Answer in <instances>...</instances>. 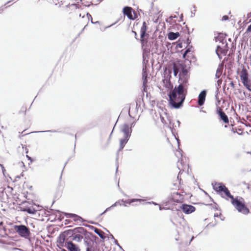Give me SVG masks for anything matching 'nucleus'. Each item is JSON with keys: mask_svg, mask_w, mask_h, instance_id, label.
Returning a JSON list of instances; mask_svg holds the SVG:
<instances>
[{"mask_svg": "<svg viewBox=\"0 0 251 251\" xmlns=\"http://www.w3.org/2000/svg\"><path fill=\"white\" fill-rule=\"evenodd\" d=\"M187 92V91L183 90L180 85L176 86L168 94L169 104L173 108H180L185 100Z\"/></svg>", "mask_w": 251, "mask_h": 251, "instance_id": "nucleus-1", "label": "nucleus"}, {"mask_svg": "<svg viewBox=\"0 0 251 251\" xmlns=\"http://www.w3.org/2000/svg\"><path fill=\"white\" fill-rule=\"evenodd\" d=\"M234 208L240 213L247 215L250 212L249 209L246 206L244 199L241 197H236L231 200Z\"/></svg>", "mask_w": 251, "mask_h": 251, "instance_id": "nucleus-2", "label": "nucleus"}, {"mask_svg": "<svg viewBox=\"0 0 251 251\" xmlns=\"http://www.w3.org/2000/svg\"><path fill=\"white\" fill-rule=\"evenodd\" d=\"M121 132L124 133V137L120 140V148L118 151L123 149L126 144L129 140L132 130L129 128V126L127 124H124L121 127Z\"/></svg>", "mask_w": 251, "mask_h": 251, "instance_id": "nucleus-3", "label": "nucleus"}, {"mask_svg": "<svg viewBox=\"0 0 251 251\" xmlns=\"http://www.w3.org/2000/svg\"><path fill=\"white\" fill-rule=\"evenodd\" d=\"M14 229L16 232L22 238L28 239L31 235L29 228L25 225H15Z\"/></svg>", "mask_w": 251, "mask_h": 251, "instance_id": "nucleus-4", "label": "nucleus"}, {"mask_svg": "<svg viewBox=\"0 0 251 251\" xmlns=\"http://www.w3.org/2000/svg\"><path fill=\"white\" fill-rule=\"evenodd\" d=\"M213 189L218 193L223 192L228 198L231 199V200L234 199V197L232 196L228 188L222 183L215 182L212 183Z\"/></svg>", "mask_w": 251, "mask_h": 251, "instance_id": "nucleus-5", "label": "nucleus"}, {"mask_svg": "<svg viewBox=\"0 0 251 251\" xmlns=\"http://www.w3.org/2000/svg\"><path fill=\"white\" fill-rule=\"evenodd\" d=\"M87 232L86 230L84 229L83 227H79L74 229H69L65 230L63 232L65 236H66L67 239H69L70 237H74L75 234L76 233H85Z\"/></svg>", "mask_w": 251, "mask_h": 251, "instance_id": "nucleus-6", "label": "nucleus"}, {"mask_svg": "<svg viewBox=\"0 0 251 251\" xmlns=\"http://www.w3.org/2000/svg\"><path fill=\"white\" fill-rule=\"evenodd\" d=\"M179 76V85H180L183 89V90H187V87L188 85V78H189V75H178Z\"/></svg>", "mask_w": 251, "mask_h": 251, "instance_id": "nucleus-7", "label": "nucleus"}, {"mask_svg": "<svg viewBox=\"0 0 251 251\" xmlns=\"http://www.w3.org/2000/svg\"><path fill=\"white\" fill-rule=\"evenodd\" d=\"M240 77L244 85L250 83V80L248 77V71L246 68H244L242 70Z\"/></svg>", "mask_w": 251, "mask_h": 251, "instance_id": "nucleus-8", "label": "nucleus"}, {"mask_svg": "<svg viewBox=\"0 0 251 251\" xmlns=\"http://www.w3.org/2000/svg\"><path fill=\"white\" fill-rule=\"evenodd\" d=\"M216 112L220 117L221 120H222L225 123H228V118L221 107H217Z\"/></svg>", "mask_w": 251, "mask_h": 251, "instance_id": "nucleus-9", "label": "nucleus"}, {"mask_svg": "<svg viewBox=\"0 0 251 251\" xmlns=\"http://www.w3.org/2000/svg\"><path fill=\"white\" fill-rule=\"evenodd\" d=\"M183 212L185 214H189L195 211L196 208L194 206L191 205L187 204H183L180 207Z\"/></svg>", "mask_w": 251, "mask_h": 251, "instance_id": "nucleus-10", "label": "nucleus"}, {"mask_svg": "<svg viewBox=\"0 0 251 251\" xmlns=\"http://www.w3.org/2000/svg\"><path fill=\"white\" fill-rule=\"evenodd\" d=\"M206 90H203L201 92L198 96V100L197 103L199 105L202 106L204 103L205 98L206 96Z\"/></svg>", "mask_w": 251, "mask_h": 251, "instance_id": "nucleus-11", "label": "nucleus"}, {"mask_svg": "<svg viewBox=\"0 0 251 251\" xmlns=\"http://www.w3.org/2000/svg\"><path fill=\"white\" fill-rule=\"evenodd\" d=\"M66 247L69 251H80L78 247L71 241L67 242Z\"/></svg>", "mask_w": 251, "mask_h": 251, "instance_id": "nucleus-12", "label": "nucleus"}, {"mask_svg": "<svg viewBox=\"0 0 251 251\" xmlns=\"http://www.w3.org/2000/svg\"><path fill=\"white\" fill-rule=\"evenodd\" d=\"M147 29V25L145 22H144L143 23V25L141 28L140 30V37H141V41L142 43H143L144 41V37L146 34V31Z\"/></svg>", "mask_w": 251, "mask_h": 251, "instance_id": "nucleus-13", "label": "nucleus"}, {"mask_svg": "<svg viewBox=\"0 0 251 251\" xmlns=\"http://www.w3.org/2000/svg\"><path fill=\"white\" fill-rule=\"evenodd\" d=\"M132 11V8L128 6H125L123 10V14L125 15H126L129 19H133Z\"/></svg>", "mask_w": 251, "mask_h": 251, "instance_id": "nucleus-14", "label": "nucleus"}, {"mask_svg": "<svg viewBox=\"0 0 251 251\" xmlns=\"http://www.w3.org/2000/svg\"><path fill=\"white\" fill-rule=\"evenodd\" d=\"M21 210L24 212H26L30 214H34L37 211L33 206L21 207Z\"/></svg>", "mask_w": 251, "mask_h": 251, "instance_id": "nucleus-15", "label": "nucleus"}, {"mask_svg": "<svg viewBox=\"0 0 251 251\" xmlns=\"http://www.w3.org/2000/svg\"><path fill=\"white\" fill-rule=\"evenodd\" d=\"M65 216L67 218H73L75 222H82L83 221L81 217L75 214L65 213Z\"/></svg>", "mask_w": 251, "mask_h": 251, "instance_id": "nucleus-16", "label": "nucleus"}, {"mask_svg": "<svg viewBox=\"0 0 251 251\" xmlns=\"http://www.w3.org/2000/svg\"><path fill=\"white\" fill-rule=\"evenodd\" d=\"M148 74L145 70L144 68L143 69V73H142V79H143V86L144 87V90H145L147 87V83H148Z\"/></svg>", "mask_w": 251, "mask_h": 251, "instance_id": "nucleus-17", "label": "nucleus"}, {"mask_svg": "<svg viewBox=\"0 0 251 251\" xmlns=\"http://www.w3.org/2000/svg\"><path fill=\"white\" fill-rule=\"evenodd\" d=\"M227 49H223L220 46H218L216 50V53L220 59L222 58L221 54L226 55L227 53Z\"/></svg>", "mask_w": 251, "mask_h": 251, "instance_id": "nucleus-18", "label": "nucleus"}, {"mask_svg": "<svg viewBox=\"0 0 251 251\" xmlns=\"http://www.w3.org/2000/svg\"><path fill=\"white\" fill-rule=\"evenodd\" d=\"M92 229L94 230V232L97 234L100 238L104 239L105 238V233L100 229L97 228L93 226H90Z\"/></svg>", "mask_w": 251, "mask_h": 251, "instance_id": "nucleus-19", "label": "nucleus"}, {"mask_svg": "<svg viewBox=\"0 0 251 251\" xmlns=\"http://www.w3.org/2000/svg\"><path fill=\"white\" fill-rule=\"evenodd\" d=\"M181 70L178 75H188V70L186 68V66L184 64H180Z\"/></svg>", "mask_w": 251, "mask_h": 251, "instance_id": "nucleus-20", "label": "nucleus"}, {"mask_svg": "<svg viewBox=\"0 0 251 251\" xmlns=\"http://www.w3.org/2000/svg\"><path fill=\"white\" fill-rule=\"evenodd\" d=\"M223 68L224 64L223 63H221L219 65L218 67L216 70V73L215 75V77L216 78H219L221 76L223 72Z\"/></svg>", "mask_w": 251, "mask_h": 251, "instance_id": "nucleus-21", "label": "nucleus"}, {"mask_svg": "<svg viewBox=\"0 0 251 251\" xmlns=\"http://www.w3.org/2000/svg\"><path fill=\"white\" fill-rule=\"evenodd\" d=\"M180 34L179 32H170L168 33V39L170 40H176L177 37L179 36Z\"/></svg>", "mask_w": 251, "mask_h": 251, "instance_id": "nucleus-22", "label": "nucleus"}, {"mask_svg": "<svg viewBox=\"0 0 251 251\" xmlns=\"http://www.w3.org/2000/svg\"><path fill=\"white\" fill-rule=\"evenodd\" d=\"M122 202L130 204L131 203L136 202V201H144L143 199H128L127 200H124L123 199L121 201Z\"/></svg>", "mask_w": 251, "mask_h": 251, "instance_id": "nucleus-23", "label": "nucleus"}, {"mask_svg": "<svg viewBox=\"0 0 251 251\" xmlns=\"http://www.w3.org/2000/svg\"><path fill=\"white\" fill-rule=\"evenodd\" d=\"M66 240H68L65 236L63 232L61 233L57 239V242L60 244H63Z\"/></svg>", "mask_w": 251, "mask_h": 251, "instance_id": "nucleus-24", "label": "nucleus"}, {"mask_svg": "<svg viewBox=\"0 0 251 251\" xmlns=\"http://www.w3.org/2000/svg\"><path fill=\"white\" fill-rule=\"evenodd\" d=\"M83 238V237L81 235L78 233H76L74 234V237L73 238H72V239L75 241L79 242L81 241Z\"/></svg>", "mask_w": 251, "mask_h": 251, "instance_id": "nucleus-25", "label": "nucleus"}, {"mask_svg": "<svg viewBox=\"0 0 251 251\" xmlns=\"http://www.w3.org/2000/svg\"><path fill=\"white\" fill-rule=\"evenodd\" d=\"M173 71H176V72L179 73L181 70L180 64L176 65L175 63H173Z\"/></svg>", "mask_w": 251, "mask_h": 251, "instance_id": "nucleus-26", "label": "nucleus"}, {"mask_svg": "<svg viewBox=\"0 0 251 251\" xmlns=\"http://www.w3.org/2000/svg\"><path fill=\"white\" fill-rule=\"evenodd\" d=\"M187 41L188 45L185 51L186 52V53H188L189 52H190L191 51V49L192 48V46L189 45L191 42L189 40V38L187 39Z\"/></svg>", "mask_w": 251, "mask_h": 251, "instance_id": "nucleus-27", "label": "nucleus"}, {"mask_svg": "<svg viewBox=\"0 0 251 251\" xmlns=\"http://www.w3.org/2000/svg\"><path fill=\"white\" fill-rule=\"evenodd\" d=\"M85 245L87 246V248L93 247L90 241L87 240V238L85 237L84 239Z\"/></svg>", "mask_w": 251, "mask_h": 251, "instance_id": "nucleus-28", "label": "nucleus"}, {"mask_svg": "<svg viewBox=\"0 0 251 251\" xmlns=\"http://www.w3.org/2000/svg\"><path fill=\"white\" fill-rule=\"evenodd\" d=\"M86 15H87V18H88V19H91V23H92V24H96L99 23V22H98V21H97V22H95V23L93 22V20H92V16H91V15H90V13H87V14H86Z\"/></svg>", "mask_w": 251, "mask_h": 251, "instance_id": "nucleus-29", "label": "nucleus"}, {"mask_svg": "<svg viewBox=\"0 0 251 251\" xmlns=\"http://www.w3.org/2000/svg\"><path fill=\"white\" fill-rule=\"evenodd\" d=\"M121 201H118L116 202H115L113 204L111 205V207H114L117 206L118 205H121L122 204L120 203Z\"/></svg>", "mask_w": 251, "mask_h": 251, "instance_id": "nucleus-30", "label": "nucleus"}, {"mask_svg": "<svg viewBox=\"0 0 251 251\" xmlns=\"http://www.w3.org/2000/svg\"><path fill=\"white\" fill-rule=\"evenodd\" d=\"M57 132V131H56L55 130H46V131H35V132L38 133V132Z\"/></svg>", "mask_w": 251, "mask_h": 251, "instance_id": "nucleus-31", "label": "nucleus"}, {"mask_svg": "<svg viewBox=\"0 0 251 251\" xmlns=\"http://www.w3.org/2000/svg\"><path fill=\"white\" fill-rule=\"evenodd\" d=\"M249 91L251 92V84L250 83L244 85Z\"/></svg>", "mask_w": 251, "mask_h": 251, "instance_id": "nucleus-32", "label": "nucleus"}, {"mask_svg": "<svg viewBox=\"0 0 251 251\" xmlns=\"http://www.w3.org/2000/svg\"><path fill=\"white\" fill-rule=\"evenodd\" d=\"M86 251H95V249L93 247L87 248Z\"/></svg>", "mask_w": 251, "mask_h": 251, "instance_id": "nucleus-33", "label": "nucleus"}, {"mask_svg": "<svg viewBox=\"0 0 251 251\" xmlns=\"http://www.w3.org/2000/svg\"><path fill=\"white\" fill-rule=\"evenodd\" d=\"M228 19V17L227 15H224L222 17V21H226Z\"/></svg>", "mask_w": 251, "mask_h": 251, "instance_id": "nucleus-34", "label": "nucleus"}, {"mask_svg": "<svg viewBox=\"0 0 251 251\" xmlns=\"http://www.w3.org/2000/svg\"><path fill=\"white\" fill-rule=\"evenodd\" d=\"M251 31V24L249 25L246 30V32H250Z\"/></svg>", "mask_w": 251, "mask_h": 251, "instance_id": "nucleus-35", "label": "nucleus"}, {"mask_svg": "<svg viewBox=\"0 0 251 251\" xmlns=\"http://www.w3.org/2000/svg\"><path fill=\"white\" fill-rule=\"evenodd\" d=\"M220 42L221 43H222L223 44H224V42H226V45H225V47L226 48H227V43L226 42V41H224V39H223L221 41H220Z\"/></svg>", "mask_w": 251, "mask_h": 251, "instance_id": "nucleus-36", "label": "nucleus"}, {"mask_svg": "<svg viewBox=\"0 0 251 251\" xmlns=\"http://www.w3.org/2000/svg\"><path fill=\"white\" fill-rule=\"evenodd\" d=\"M147 203H149V204H151V203H152L153 204L156 205H158V204L155 202H153V201H151V202H147Z\"/></svg>", "mask_w": 251, "mask_h": 251, "instance_id": "nucleus-37", "label": "nucleus"}, {"mask_svg": "<svg viewBox=\"0 0 251 251\" xmlns=\"http://www.w3.org/2000/svg\"><path fill=\"white\" fill-rule=\"evenodd\" d=\"M114 243H115L116 245H118L119 247H120L121 248L120 246V245H119V244H118V241H117V240H116V239H114Z\"/></svg>", "mask_w": 251, "mask_h": 251, "instance_id": "nucleus-38", "label": "nucleus"}, {"mask_svg": "<svg viewBox=\"0 0 251 251\" xmlns=\"http://www.w3.org/2000/svg\"><path fill=\"white\" fill-rule=\"evenodd\" d=\"M187 54H188V53H186V52L184 51V53L183 54V55H182L183 58H185V57H186V56Z\"/></svg>", "mask_w": 251, "mask_h": 251, "instance_id": "nucleus-39", "label": "nucleus"}, {"mask_svg": "<svg viewBox=\"0 0 251 251\" xmlns=\"http://www.w3.org/2000/svg\"><path fill=\"white\" fill-rule=\"evenodd\" d=\"M173 72H174V75H175V76H177V74H178V72H176V71H173Z\"/></svg>", "mask_w": 251, "mask_h": 251, "instance_id": "nucleus-40", "label": "nucleus"}, {"mask_svg": "<svg viewBox=\"0 0 251 251\" xmlns=\"http://www.w3.org/2000/svg\"><path fill=\"white\" fill-rule=\"evenodd\" d=\"M177 47L179 48H182V43H180V44H178L177 45Z\"/></svg>", "mask_w": 251, "mask_h": 251, "instance_id": "nucleus-41", "label": "nucleus"}, {"mask_svg": "<svg viewBox=\"0 0 251 251\" xmlns=\"http://www.w3.org/2000/svg\"><path fill=\"white\" fill-rule=\"evenodd\" d=\"M134 125H135V124H134V122H133V123L131 124L130 126H129V128H131V129H132V128L133 127H134Z\"/></svg>", "mask_w": 251, "mask_h": 251, "instance_id": "nucleus-42", "label": "nucleus"}, {"mask_svg": "<svg viewBox=\"0 0 251 251\" xmlns=\"http://www.w3.org/2000/svg\"><path fill=\"white\" fill-rule=\"evenodd\" d=\"M113 208V207H111V206H110V207H109L105 209V211H106V212H107V211H109V210H110V209H111V208Z\"/></svg>", "mask_w": 251, "mask_h": 251, "instance_id": "nucleus-43", "label": "nucleus"}, {"mask_svg": "<svg viewBox=\"0 0 251 251\" xmlns=\"http://www.w3.org/2000/svg\"><path fill=\"white\" fill-rule=\"evenodd\" d=\"M102 0H96V1H95V0H93V1L94 2H98V3H99Z\"/></svg>", "mask_w": 251, "mask_h": 251, "instance_id": "nucleus-44", "label": "nucleus"}, {"mask_svg": "<svg viewBox=\"0 0 251 251\" xmlns=\"http://www.w3.org/2000/svg\"><path fill=\"white\" fill-rule=\"evenodd\" d=\"M176 123H177V125H178V126L179 127V126H180V122L179 121L177 120L176 121Z\"/></svg>", "mask_w": 251, "mask_h": 251, "instance_id": "nucleus-45", "label": "nucleus"}, {"mask_svg": "<svg viewBox=\"0 0 251 251\" xmlns=\"http://www.w3.org/2000/svg\"><path fill=\"white\" fill-rule=\"evenodd\" d=\"M230 85H231V87H234V83H233V82H231V83H230Z\"/></svg>", "mask_w": 251, "mask_h": 251, "instance_id": "nucleus-46", "label": "nucleus"}, {"mask_svg": "<svg viewBox=\"0 0 251 251\" xmlns=\"http://www.w3.org/2000/svg\"><path fill=\"white\" fill-rule=\"evenodd\" d=\"M3 9V8H2V7H0V13H1L2 12Z\"/></svg>", "mask_w": 251, "mask_h": 251, "instance_id": "nucleus-47", "label": "nucleus"}, {"mask_svg": "<svg viewBox=\"0 0 251 251\" xmlns=\"http://www.w3.org/2000/svg\"><path fill=\"white\" fill-rule=\"evenodd\" d=\"M132 32L134 33V34L135 35V36H137V33H136V32H135V31H133V30H132Z\"/></svg>", "mask_w": 251, "mask_h": 251, "instance_id": "nucleus-48", "label": "nucleus"}, {"mask_svg": "<svg viewBox=\"0 0 251 251\" xmlns=\"http://www.w3.org/2000/svg\"><path fill=\"white\" fill-rule=\"evenodd\" d=\"M0 166L2 167V172H3V173L4 174V171H5V170L4 169V167L1 165H0Z\"/></svg>", "mask_w": 251, "mask_h": 251, "instance_id": "nucleus-49", "label": "nucleus"}, {"mask_svg": "<svg viewBox=\"0 0 251 251\" xmlns=\"http://www.w3.org/2000/svg\"><path fill=\"white\" fill-rule=\"evenodd\" d=\"M106 212V211H105V210L102 213L100 214V216L104 214V213H105Z\"/></svg>", "mask_w": 251, "mask_h": 251, "instance_id": "nucleus-50", "label": "nucleus"}, {"mask_svg": "<svg viewBox=\"0 0 251 251\" xmlns=\"http://www.w3.org/2000/svg\"><path fill=\"white\" fill-rule=\"evenodd\" d=\"M163 209H164V207H161L160 206H159V210H162Z\"/></svg>", "mask_w": 251, "mask_h": 251, "instance_id": "nucleus-51", "label": "nucleus"}, {"mask_svg": "<svg viewBox=\"0 0 251 251\" xmlns=\"http://www.w3.org/2000/svg\"><path fill=\"white\" fill-rule=\"evenodd\" d=\"M218 216H219V215L217 213L214 214V217H218Z\"/></svg>", "mask_w": 251, "mask_h": 251, "instance_id": "nucleus-52", "label": "nucleus"}, {"mask_svg": "<svg viewBox=\"0 0 251 251\" xmlns=\"http://www.w3.org/2000/svg\"><path fill=\"white\" fill-rule=\"evenodd\" d=\"M111 238L114 240L115 239L112 235H111Z\"/></svg>", "mask_w": 251, "mask_h": 251, "instance_id": "nucleus-53", "label": "nucleus"}, {"mask_svg": "<svg viewBox=\"0 0 251 251\" xmlns=\"http://www.w3.org/2000/svg\"><path fill=\"white\" fill-rule=\"evenodd\" d=\"M113 129L112 130V132H111V133H110V134L109 138H110V137H111V135H112V133H113Z\"/></svg>", "mask_w": 251, "mask_h": 251, "instance_id": "nucleus-54", "label": "nucleus"}, {"mask_svg": "<svg viewBox=\"0 0 251 251\" xmlns=\"http://www.w3.org/2000/svg\"><path fill=\"white\" fill-rule=\"evenodd\" d=\"M178 154L179 155L182 156V154L180 151H178Z\"/></svg>", "mask_w": 251, "mask_h": 251, "instance_id": "nucleus-55", "label": "nucleus"}, {"mask_svg": "<svg viewBox=\"0 0 251 251\" xmlns=\"http://www.w3.org/2000/svg\"><path fill=\"white\" fill-rule=\"evenodd\" d=\"M194 236H193V237H192L191 239V241H192L194 239Z\"/></svg>", "mask_w": 251, "mask_h": 251, "instance_id": "nucleus-56", "label": "nucleus"}, {"mask_svg": "<svg viewBox=\"0 0 251 251\" xmlns=\"http://www.w3.org/2000/svg\"><path fill=\"white\" fill-rule=\"evenodd\" d=\"M61 251H67L66 250H65V249H62V250H61Z\"/></svg>", "mask_w": 251, "mask_h": 251, "instance_id": "nucleus-57", "label": "nucleus"}, {"mask_svg": "<svg viewBox=\"0 0 251 251\" xmlns=\"http://www.w3.org/2000/svg\"><path fill=\"white\" fill-rule=\"evenodd\" d=\"M114 25V24H112V25H109V26H108V27L111 26H112V25Z\"/></svg>", "mask_w": 251, "mask_h": 251, "instance_id": "nucleus-58", "label": "nucleus"}, {"mask_svg": "<svg viewBox=\"0 0 251 251\" xmlns=\"http://www.w3.org/2000/svg\"><path fill=\"white\" fill-rule=\"evenodd\" d=\"M123 205H124V206H126V204H123Z\"/></svg>", "mask_w": 251, "mask_h": 251, "instance_id": "nucleus-59", "label": "nucleus"}, {"mask_svg": "<svg viewBox=\"0 0 251 251\" xmlns=\"http://www.w3.org/2000/svg\"><path fill=\"white\" fill-rule=\"evenodd\" d=\"M3 224V223L2 222H0V225H2Z\"/></svg>", "mask_w": 251, "mask_h": 251, "instance_id": "nucleus-60", "label": "nucleus"}, {"mask_svg": "<svg viewBox=\"0 0 251 251\" xmlns=\"http://www.w3.org/2000/svg\"><path fill=\"white\" fill-rule=\"evenodd\" d=\"M219 81H220V80H218V81H217V82H218V83H220V82H219Z\"/></svg>", "mask_w": 251, "mask_h": 251, "instance_id": "nucleus-61", "label": "nucleus"}, {"mask_svg": "<svg viewBox=\"0 0 251 251\" xmlns=\"http://www.w3.org/2000/svg\"><path fill=\"white\" fill-rule=\"evenodd\" d=\"M219 81H220V80H218V81H217V82H218V83H220V82H219Z\"/></svg>", "mask_w": 251, "mask_h": 251, "instance_id": "nucleus-62", "label": "nucleus"}, {"mask_svg": "<svg viewBox=\"0 0 251 251\" xmlns=\"http://www.w3.org/2000/svg\"><path fill=\"white\" fill-rule=\"evenodd\" d=\"M118 171V167H117V169H116V172H117Z\"/></svg>", "mask_w": 251, "mask_h": 251, "instance_id": "nucleus-63", "label": "nucleus"}, {"mask_svg": "<svg viewBox=\"0 0 251 251\" xmlns=\"http://www.w3.org/2000/svg\"><path fill=\"white\" fill-rule=\"evenodd\" d=\"M10 2V1H8V2H7V3H9Z\"/></svg>", "mask_w": 251, "mask_h": 251, "instance_id": "nucleus-64", "label": "nucleus"}]
</instances>
